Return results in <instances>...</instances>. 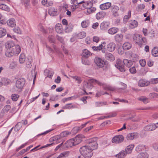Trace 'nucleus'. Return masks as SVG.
<instances>
[{"mask_svg": "<svg viewBox=\"0 0 158 158\" xmlns=\"http://www.w3.org/2000/svg\"><path fill=\"white\" fill-rule=\"evenodd\" d=\"M91 81L92 82H95L96 83H97L98 85L100 86H103L104 85V84L100 82L99 81H98V80L94 79H92L91 80Z\"/></svg>", "mask_w": 158, "mask_h": 158, "instance_id": "nucleus-60", "label": "nucleus"}, {"mask_svg": "<svg viewBox=\"0 0 158 158\" xmlns=\"http://www.w3.org/2000/svg\"><path fill=\"white\" fill-rule=\"evenodd\" d=\"M118 31V29L116 27H112L109 29L108 31V33L111 35H114Z\"/></svg>", "mask_w": 158, "mask_h": 158, "instance_id": "nucleus-24", "label": "nucleus"}, {"mask_svg": "<svg viewBox=\"0 0 158 158\" xmlns=\"http://www.w3.org/2000/svg\"><path fill=\"white\" fill-rule=\"evenodd\" d=\"M135 150L136 151L138 152L145 151L146 150V148L145 145L140 144L136 147Z\"/></svg>", "mask_w": 158, "mask_h": 158, "instance_id": "nucleus-21", "label": "nucleus"}, {"mask_svg": "<svg viewBox=\"0 0 158 158\" xmlns=\"http://www.w3.org/2000/svg\"><path fill=\"white\" fill-rule=\"evenodd\" d=\"M106 58L110 61H113L115 59V57L111 53L107 52L105 54Z\"/></svg>", "mask_w": 158, "mask_h": 158, "instance_id": "nucleus-22", "label": "nucleus"}, {"mask_svg": "<svg viewBox=\"0 0 158 158\" xmlns=\"http://www.w3.org/2000/svg\"><path fill=\"white\" fill-rule=\"evenodd\" d=\"M55 30L59 33H61L63 31L62 25L61 24L58 23L55 26Z\"/></svg>", "mask_w": 158, "mask_h": 158, "instance_id": "nucleus-25", "label": "nucleus"}, {"mask_svg": "<svg viewBox=\"0 0 158 158\" xmlns=\"http://www.w3.org/2000/svg\"><path fill=\"white\" fill-rule=\"evenodd\" d=\"M130 72L132 74L136 73V70L135 67H132L129 69Z\"/></svg>", "mask_w": 158, "mask_h": 158, "instance_id": "nucleus-64", "label": "nucleus"}, {"mask_svg": "<svg viewBox=\"0 0 158 158\" xmlns=\"http://www.w3.org/2000/svg\"><path fill=\"white\" fill-rule=\"evenodd\" d=\"M0 9L7 11H9L10 10L8 6L5 4L1 5H0Z\"/></svg>", "mask_w": 158, "mask_h": 158, "instance_id": "nucleus-52", "label": "nucleus"}, {"mask_svg": "<svg viewBox=\"0 0 158 158\" xmlns=\"http://www.w3.org/2000/svg\"><path fill=\"white\" fill-rule=\"evenodd\" d=\"M26 60L25 55L23 53H21L19 58V62L20 64L23 63Z\"/></svg>", "mask_w": 158, "mask_h": 158, "instance_id": "nucleus-44", "label": "nucleus"}, {"mask_svg": "<svg viewBox=\"0 0 158 158\" xmlns=\"http://www.w3.org/2000/svg\"><path fill=\"white\" fill-rule=\"evenodd\" d=\"M116 48V45L113 42H110L107 45V50L110 52L114 51Z\"/></svg>", "mask_w": 158, "mask_h": 158, "instance_id": "nucleus-14", "label": "nucleus"}, {"mask_svg": "<svg viewBox=\"0 0 158 158\" xmlns=\"http://www.w3.org/2000/svg\"><path fill=\"white\" fill-rule=\"evenodd\" d=\"M13 30L17 34H20L21 32V31L20 28L18 27L14 28Z\"/></svg>", "mask_w": 158, "mask_h": 158, "instance_id": "nucleus-63", "label": "nucleus"}, {"mask_svg": "<svg viewBox=\"0 0 158 158\" xmlns=\"http://www.w3.org/2000/svg\"><path fill=\"white\" fill-rule=\"evenodd\" d=\"M134 147V145L133 144L127 146L125 149V151L126 152L127 154H130L132 151L133 148Z\"/></svg>", "mask_w": 158, "mask_h": 158, "instance_id": "nucleus-28", "label": "nucleus"}, {"mask_svg": "<svg viewBox=\"0 0 158 158\" xmlns=\"http://www.w3.org/2000/svg\"><path fill=\"white\" fill-rule=\"evenodd\" d=\"M73 27H66L65 28V31L66 33H69L72 31Z\"/></svg>", "mask_w": 158, "mask_h": 158, "instance_id": "nucleus-62", "label": "nucleus"}, {"mask_svg": "<svg viewBox=\"0 0 158 158\" xmlns=\"http://www.w3.org/2000/svg\"><path fill=\"white\" fill-rule=\"evenodd\" d=\"M77 108V106L75 105H72L71 103L66 104L65 106H64L63 108L64 109H71L72 108Z\"/></svg>", "mask_w": 158, "mask_h": 158, "instance_id": "nucleus-42", "label": "nucleus"}, {"mask_svg": "<svg viewBox=\"0 0 158 158\" xmlns=\"http://www.w3.org/2000/svg\"><path fill=\"white\" fill-rule=\"evenodd\" d=\"M86 35V34L85 32L84 31H82L78 34L77 37L81 39L85 37Z\"/></svg>", "mask_w": 158, "mask_h": 158, "instance_id": "nucleus-53", "label": "nucleus"}, {"mask_svg": "<svg viewBox=\"0 0 158 158\" xmlns=\"http://www.w3.org/2000/svg\"><path fill=\"white\" fill-rule=\"evenodd\" d=\"M60 136V135H57L49 139V142H51L52 141H54L58 139H60L61 138Z\"/></svg>", "mask_w": 158, "mask_h": 158, "instance_id": "nucleus-57", "label": "nucleus"}, {"mask_svg": "<svg viewBox=\"0 0 158 158\" xmlns=\"http://www.w3.org/2000/svg\"><path fill=\"white\" fill-rule=\"evenodd\" d=\"M131 11L130 10L128 11L127 15L124 16L123 19V22L125 23H126L128 20L131 17Z\"/></svg>", "mask_w": 158, "mask_h": 158, "instance_id": "nucleus-31", "label": "nucleus"}, {"mask_svg": "<svg viewBox=\"0 0 158 158\" xmlns=\"http://www.w3.org/2000/svg\"><path fill=\"white\" fill-rule=\"evenodd\" d=\"M149 82L152 84H156L158 83V78H152L150 79Z\"/></svg>", "mask_w": 158, "mask_h": 158, "instance_id": "nucleus-59", "label": "nucleus"}, {"mask_svg": "<svg viewBox=\"0 0 158 158\" xmlns=\"http://www.w3.org/2000/svg\"><path fill=\"white\" fill-rule=\"evenodd\" d=\"M72 4L77 6H80L81 4H82L83 2H78L77 0H71Z\"/></svg>", "mask_w": 158, "mask_h": 158, "instance_id": "nucleus-58", "label": "nucleus"}, {"mask_svg": "<svg viewBox=\"0 0 158 158\" xmlns=\"http://www.w3.org/2000/svg\"><path fill=\"white\" fill-rule=\"evenodd\" d=\"M131 47V44L128 42L124 43L123 45V48L124 50H126L129 49Z\"/></svg>", "mask_w": 158, "mask_h": 158, "instance_id": "nucleus-34", "label": "nucleus"}, {"mask_svg": "<svg viewBox=\"0 0 158 158\" xmlns=\"http://www.w3.org/2000/svg\"><path fill=\"white\" fill-rule=\"evenodd\" d=\"M138 133L137 132L131 133L128 134L127 136V139L128 140H132L138 138Z\"/></svg>", "mask_w": 158, "mask_h": 158, "instance_id": "nucleus-12", "label": "nucleus"}, {"mask_svg": "<svg viewBox=\"0 0 158 158\" xmlns=\"http://www.w3.org/2000/svg\"><path fill=\"white\" fill-rule=\"evenodd\" d=\"M138 23L135 20H131L130 22L129 27L131 28H133L137 27Z\"/></svg>", "mask_w": 158, "mask_h": 158, "instance_id": "nucleus-39", "label": "nucleus"}, {"mask_svg": "<svg viewBox=\"0 0 158 158\" xmlns=\"http://www.w3.org/2000/svg\"><path fill=\"white\" fill-rule=\"evenodd\" d=\"M156 129L155 124L152 123L145 126L144 128L146 131H151L154 130Z\"/></svg>", "mask_w": 158, "mask_h": 158, "instance_id": "nucleus-15", "label": "nucleus"}, {"mask_svg": "<svg viewBox=\"0 0 158 158\" xmlns=\"http://www.w3.org/2000/svg\"><path fill=\"white\" fill-rule=\"evenodd\" d=\"M69 154V151L64 152L60 154L57 158H64L68 157Z\"/></svg>", "mask_w": 158, "mask_h": 158, "instance_id": "nucleus-35", "label": "nucleus"}, {"mask_svg": "<svg viewBox=\"0 0 158 158\" xmlns=\"http://www.w3.org/2000/svg\"><path fill=\"white\" fill-rule=\"evenodd\" d=\"M149 84V81L145 79L140 80L139 81L138 83L139 85L141 87L147 86Z\"/></svg>", "mask_w": 158, "mask_h": 158, "instance_id": "nucleus-17", "label": "nucleus"}, {"mask_svg": "<svg viewBox=\"0 0 158 158\" xmlns=\"http://www.w3.org/2000/svg\"><path fill=\"white\" fill-rule=\"evenodd\" d=\"M32 59L31 58H28L26 60V65L27 68H30L31 66Z\"/></svg>", "mask_w": 158, "mask_h": 158, "instance_id": "nucleus-47", "label": "nucleus"}, {"mask_svg": "<svg viewBox=\"0 0 158 158\" xmlns=\"http://www.w3.org/2000/svg\"><path fill=\"white\" fill-rule=\"evenodd\" d=\"M89 23L90 22L89 20H85L82 22L81 25L82 28H86L88 27Z\"/></svg>", "mask_w": 158, "mask_h": 158, "instance_id": "nucleus-33", "label": "nucleus"}, {"mask_svg": "<svg viewBox=\"0 0 158 158\" xmlns=\"http://www.w3.org/2000/svg\"><path fill=\"white\" fill-rule=\"evenodd\" d=\"M110 10L112 15L114 17H117L119 16L118 11L119 10V8L118 6L115 5L111 7Z\"/></svg>", "mask_w": 158, "mask_h": 158, "instance_id": "nucleus-9", "label": "nucleus"}, {"mask_svg": "<svg viewBox=\"0 0 158 158\" xmlns=\"http://www.w3.org/2000/svg\"><path fill=\"white\" fill-rule=\"evenodd\" d=\"M83 87L84 88V92L87 95L88 94L86 92L85 89H87L89 90H91L93 87V86L91 82H87L84 81L83 82Z\"/></svg>", "mask_w": 158, "mask_h": 158, "instance_id": "nucleus-11", "label": "nucleus"}, {"mask_svg": "<svg viewBox=\"0 0 158 158\" xmlns=\"http://www.w3.org/2000/svg\"><path fill=\"white\" fill-rule=\"evenodd\" d=\"M148 155L146 152H141L137 156V158H148Z\"/></svg>", "mask_w": 158, "mask_h": 158, "instance_id": "nucleus-43", "label": "nucleus"}, {"mask_svg": "<svg viewBox=\"0 0 158 158\" xmlns=\"http://www.w3.org/2000/svg\"><path fill=\"white\" fill-rule=\"evenodd\" d=\"M106 44V42H103L99 46L97 47L93 46L92 47V48L94 51L98 52L101 50L102 48L105 47Z\"/></svg>", "mask_w": 158, "mask_h": 158, "instance_id": "nucleus-13", "label": "nucleus"}, {"mask_svg": "<svg viewBox=\"0 0 158 158\" xmlns=\"http://www.w3.org/2000/svg\"><path fill=\"white\" fill-rule=\"evenodd\" d=\"M5 55L7 57H10L14 55V52L12 49H7L5 52Z\"/></svg>", "mask_w": 158, "mask_h": 158, "instance_id": "nucleus-37", "label": "nucleus"}, {"mask_svg": "<svg viewBox=\"0 0 158 158\" xmlns=\"http://www.w3.org/2000/svg\"><path fill=\"white\" fill-rule=\"evenodd\" d=\"M108 22L106 21H103L100 24V29L102 30H106L109 26Z\"/></svg>", "mask_w": 158, "mask_h": 158, "instance_id": "nucleus-20", "label": "nucleus"}, {"mask_svg": "<svg viewBox=\"0 0 158 158\" xmlns=\"http://www.w3.org/2000/svg\"><path fill=\"white\" fill-rule=\"evenodd\" d=\"M94 62L97 66L99 68L103 67L105 64L104 60L98 57L95 58Z\"/></svg>", "mask_w": 158, "mask_h": 158, "instance_id": "nucleus-5", "label": "nucleus"}, {"mask_svg": "<svg viewBox=\"0 0 158 158\" xmlns=\"http://www.w3.org/2000/svg\"><path fill=\"white\" fill-rule=\"evenodd\" d=\"M80 151L81 155L85 158H90L93 154L92 151L86 146L81 147Z\"/></svg>", "mask_w": 158, "mask_h": 158, "instance_id": "nucleus-1", "label": "nucleus"}, {"mask_svg": "<svg viewBox=\"0 0 158 158\" xmlns=\"http://www.w3.org/2000/svg\"><path fill=\"white\" fill-rule=\"evenodd\" d=\"M82 55L84 57L88 58L91 55V53L88 50L84 49L82 51Z\"/></svg>", "mask_w": 158, "mask_h": 158, "instance_id": "nucleus-32", "label": "nucleus"}, {"mask_svg": "<svg viewBox=\"0 0 158 158\" xmlns=\"http://www.w3.org/2000/svg\"><path fill=\"white\" fill-rule=\"evenodd\" d=\"M83 2L82 3V6L83 7L86 9L87 10L90 7H91L92 6V3L90 2H84L82 1Z\"/></svg>", "mask_w": 158, "mask_h": 158, "instance_id": "nucleus-36", "label": "nucleus"}, {"mask_svg": "<svg viewBox=\"0 0 158 158\" xmlns=\"http://www.w3.org/2000/svg\"><path fill=\"white\" fill-rule=\"evenodd\" d=\"M19 97V96L17 94H14L11 95V98L12 100L14 101H17Z\"/></svg>", "mask_w": 158, "mask_h": 158, "instance_id": "nucleus-49", "label": "nucleus"}, {"mask_svg": "<svg viewBox=\"0 0 158 158\" xmlns=\"http://www.w3.org/2000/svg\"><path fill=\"white\" fill-rule=\"evenodd\" d=\"M97 137L92 138L87 140V145H86L92 151L97 149L98 147V144L97 142Z\"/></svg>", "mask_w": 158, "mask_h": 158, "instance_id": "nucleus-3", "label": "nucleus"}, {"mask_svg": "<svg viewBox=\"0 0 158 158\" xmlns=\"http://www.w3.org/2000/svg\"><path fill=\"white\" fill-rule=\"evenodd\" d=\"M87 123H86L85 124H83L80 127H74L71 131L70 132H71V134H72L73 135H75L78 132L80 129H81L85 127Z\"/></svg>", "mask_w": 158, "mask_h": 158, "instance_id": "nucleus-10", "label": "nucleus"}, {"mask_svg": "<svg viewBox=\"0 0 158 158\" xmlns=\"http://www.w3.org/2000/svg\"><path fill=\"white\" fill-rule=\"evenodd\" d=\"M152 53L153 56H158V47H154L152 51Z\"/></svg>", "mask_w": 158, "mask_h": 158, "instance_id": "nucleus-40", "label": "nucleus"}, {"mask_svg": "<svg viewBox=\"0 0 158 158\" xmlns=\"http://www.w3.org/2000/svg\"><path fill=\"white\" fill-rule=\"evenodd\" d=\"M133 39L134 41L138 44L140 47L146 41L145 38H143L141 35L138 34H134L133 35Z\"/></svg>", "mask_w": 158, "mask_h": 158, "instance_id": "nucleus-4", "label": "nucleus"}, {"mask_svg": "<svg viewBox=\"0 0 158 158\" xmlns=\"http://www.w3.org/2000/svg\"><path fill=\"white\" fill-rule=\"evenodd\" d=\"M15 45L14 42L12 41H9L6 42L5 46L7 48H14Z\"/></svg>", "mask_w": 158, "mask_h": 158, "instance_id": "nucleus-29", "label": "nucleus"}, {"mask_svg": "<svg viewBox=\"0 0 158 158\" xmlns=\"http://www.w3.org/2000/svg\"><path fill=\"white\" fill-rule=\"evenodd\" d=\"M124 137L121 135H117L114 137L112 139V142L116 143H121L124 140Z\"/></svg>", "mask_w": 158, "mask_h": 158, "instance_id": "nucleus-8", "label": "nucleus"}, {"mask_svg": "<svg viewBox=\"0 0 158 158\" xmlns=\"http://www.w3.org/2000/svg\"><path fill=\"white\" fill-rule=\"evenodd\" d=\"M104 89L105 90H109L111 91H114L115 89L114 88L112 87L109 85L104 86L103 87Z\"/></svg>", "mask_w": 158, "mask_h": 158, "instance_id": "nucleus-54", "label": "nucleus"}, {"mask_svg": "<svg viewBox=\"0 0 158 158\" xmlns=\"http://www.w3.org/2000/svg\"><path fill=\"white\" fill-rule=\"evenodd\" d=\"M7 23L8 26L12 27H14L16 25L15 21L13 18L11 19L8 20Z\"/></svg>", "mask_w": 158, "mask_h": 158, "instance_id": "nucleus-27", "label": "nucleus"}, {"mask_svg": "<svg viewBox=\"0 0 158 158\" xmlns=\"http://www.w3.org/2000/svg\"><path fill=\"white\" fill-rule=\"evenodd\" d=\"M82 137L79 135L76 136L74 139H71L68 140L65 143V146L67 148L72 147L73 146L76 145L78 143L76 142L77 140L78 142H80L81 141Z\"/></svg>", "mask_w": 158, "mask_h": 158, "instance_id": "nucleus-2", "label": "nucleus"}, {"mask_svg": "<svg viewBox=\"0 0 158 158\" xmlns=\"http://www.w3.org/2000/svg\"><path fill=\"white\" fill-rule=\"evenodd\" d=\"M96 10V9L95 7H93L91 6V7H90L87 10V12L89 14H90L94 12Z\"/></svg>", "mask_w": 158, "mask_h": 158, "instance_id": "nucleus-55", "label": "nucleus"}, {"mask_svg": "<svg viewBox=\"0 0 158 158\" xmlns=\"http://www.w3.org/2000/svg\"><path fill=\"white\" fill-rule=\"evenodd\" d=\"M25 83V80L23 78L18 79L16 81L15 86L18 89H22Z\"/></svg>", "mask_w": 158, "mask_h": 158, "instance_id": "nucleus-6", "label": "nucleus"}, {"mask_svg": "<svg viewBox=\"0 0 158 158\" xmlns=\"http://www.w3.org/2000/svg\"><path fill=\"white\" fill-rule=\"evenodd\" d=\"M123 35L121 34H117L114 36L115 41L117 42H119L122 41Z\"/></svg>", "mask_w": 158, "mask_h": 158, "instance_id": "nucleus-23", "label": "nucleus"}, {"mask_svg": "<svg viewBox=\"0 0 158 158\" xmlns=\"http://www.w3.org/2000/svg\"><path fill=\"white\" fill-rule=\"evenodd\" d=\"M10 108V105H6L2 110L1 114L3 115L7 113Z\"/></svg>", "mask_w": 158, "mask_h": 158, "instance_id": "nucleus-38", "label": "nucleus"}, {"mask_svg": "<svg viewBox=\"0 0 158 158\" xmlns=\"http://www.w3.org/2000/svg\"><path fill=\"white\" fill-rule=\"evenodd\" d=\"M48 13L50 15L54 16L56 15L57 11L56 10L54 9H51L48 11Z\"/></svg>", "mask_w": 158, "mask_h": 158, "instance_id": "nucleus-50", "label": "nucleus"}, {"mask_svg": "<svg viewBox=\"0 0 158 158\" xmlns=\"http://www.w3.org/2000/svg\"><path fill=\"white\" fill-rule=\"evenodd\" d=\"M106 15V13L103 11H101L98 13L96 15V17L97 19H99L103 18Z\"/></svg>", "mask_w": 158, "mask_h": 158, "instance_id": "nucleus-30", "label": "nucleus"}, {"mask_svg": "<svg viewBox=\"0 0 158 158\" xmlns=\"http://www.w3.org/2000/svg\"><path fill=\"white\" fill-rule=\"evenodd\" d=\"M38 29L42 32L44 33H46L47 32L46 30L44 28L43 26L41 24H39L38 26Z\"/></svg>", "mask_w": 158, "mask_h": 158, "instance_id": "nucleus-56", "label": "nucleus"}, {"mask_svg": "<svg viewBox=\"0 0 158 158\" xmlns=\"http://www.w3.org/2000/svg\"><path fill=\"white\" fill-rule=\"evenodd\" d=\"M14 52V55H18L20 52L21 49L19 45H17L15 46L14 48L11 49Z\"/></svg>", "mask_w": 158, "mask_h": 158, "instance_id": "nucleus-18", "label": "nucleus"}, {"mask_svg": "<svg viewBox=\"0 0 158 158\" xmlns=\"http://www.w3.org/2000/svg\"><path fill=\"white\" fill-rule=\"evenodd\" d=\"M126 152L124 150L121 151L119 153L116 155V156L119 158H123L127 155Z\"/></svg>", "mask_w": 158, "mask_h": 158, "instance_id": "nucleus-26", "label": "nucleus"}, {"mask_svg": "<svg viewBox=\"0 0 158 158\" xmlns=\"http://www.w3.org/2000/svg\"><path fill=\"white\" fill-rule=\"evenodd\" d=\"M70 77L74 79L76 81H77L78 84L81 83L82 81L81 78L80 77L77 76H70Z\"/></svg>", "mask_w": 158, "mask_h": 158, "instance_id": "nucleus-46", "label": "nucleus"}, {"mask_svg": "<svg viewBox=\"0 0 158 158\" xmlns=\"http://www.w3.org/2000/svg\"><path fill=\"white\" fill-rule=\"evenodd\" d=\"M139 100L142 101L144 103H147L148 102V99L145 97H142L139 98Z\"/></svg>", "mask_w": 158, "mask_h": 158, "instance_id": "nucleus-61", "label": "nucleus"}, {"mask_svg": "<svg viewBox=\"0 0 158 158\" xmlns=\"http://www.w3.org/2000/svg\"><path fill=\"white\" fill-rule=\"evenodd\" d=\"M10 80L6 78H3L2 79L1 83L2 85H7L10 82Z\"/></svg>", "mask_w": 158, "mask_h": 158, "instance_id": "nucleus-41", "label": "nucleus"}, {"mask_svg": "<svg viewBox=\"0 0 158 158\" xmlns=\"http://www.w3.org/2000/svg\"><path fill=\"white\" fill-rule=\"evenodd\" d=\"M6 33V30L2 27H0V38H2L5 36Z\"/></svg>", "mask_w": 158, "mask_h": 158, "instance_id": "nucleus-45", "label": "nucleus"}, {"mask_svg": "<svg viewBox=\"0 0 158 158\" xmlns=\"http://www.w3.org/2000/svg\"><path fill=\"white\" fill-rule=\"evenodd\" d=\"M115 66L121 72H124L126 71L124 66L120 59H118L117 60Z\"/></svg>", "mask_w": 158, "mask_h": 158, "instance_id": "nucleus-7", "label": "nucleus"}, {"mask_svg": "<svg viewBox=\"0 0 158 158\" xmlns=\"http://www.w3.org/2000/svg\"><path fill=\"white\" fill-rule=\"evenodd\" d=\"M60 134L61 137L63 138L71 135V132L69 131H65L61 132Z\"/></svg>", "mask_w": 158, "mask_h": 158, "instance_id": "nucleus-48", "label": "nucleus"}, {"mask_svg": "<svg viewBox=\"0 0 158 158\" xmlns=\"http://www.w3.org/2000/svg\"><path fill=\"white\" fill-rule=\"evenodd\" d=\"M22 125V123L21 122L18 123L15 125L14 129L16 131H18L21 128Z\"/></svg>", "mask_w": 158, "mask_h": 158, "instance_id": "nucleus-51", "label": "nucleus"}, {"mask_svg": "<svg viewBox=\"0 0 158 158\" xmlns=\"http://www.w3.org/2000/svg\"><path fill=\"white\" fill-rule=\"evenodd\" d=\"M124 65L128 68L131 67L133 64V61L131 60L124 59L123 60Z\"/></svg>", "mask_w": 158, "mask_h": 158, "instance_id": "nucleus-19", "label": "nucleus"}, {"mask_svg": "<svg viewBox=\"0 0 158 158\" xmlns=\"http://www.w3.org/2000/svg\"><path fill=\"white\" fill-rule=\"evenodd\" d=\"M111 5V4L110 2H107L100 5V8L102 10H106L109 9Z\"/></svg>", "mask_w": 158, "mask_h": 158, "instance_id": "nucleus-16", "label": "nucleus"}]
</instances>
